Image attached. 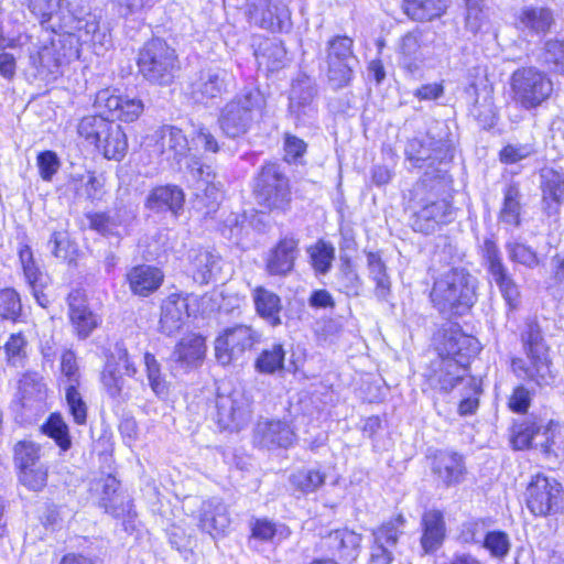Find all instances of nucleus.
<instances>
[{
  "instance_id": "1",
  "label": "nucleus",
  "mask_w": 564,
  "mask_h": 564,
  "mask_svg": "<svg viewBox=\"0 0 564 564\" xmlns=\"http://www.w3.org/2000/svg\"><path fill=\"white\" fill-rule=\"evenodd\" d=\"M445 182L438 175L425 173L411 191L413 215L411 227L414 231L430 235L452 219L453 207L443 196Z\"/></svg>"
},
{
  "instance_id": "2",
  "label": "nucleus",
  "mask_w": 564,
  "mask_h": 564,
  "mask_svg": "<svg viewBox=\"0 0 564 564\" xmlns=\"http://www.w3.org/2000/svg\"><path fill=\"white\" fill-rule=\"evenodd\" d=\"M433 306L444 316H463L477 302V278L465 268H451L433 283Z\"/></svg>"
},
{
  "instance_id": "3",
  "label": "nucleus",
  "mask_w": 564,
  "mask_h": 564,
  "mask_svg": "<svg viewBox=\"0 0 564 564\" xmlns=\"http://www.w3.org/2000/svg\"><path fill=\"white\" fill-rule=\"evenodd\" d=\"M139 74L149 83L167 86L180 69V61L173 47L164 40L154 37L140 48L137 59Z\"/></svg>"
},
{
  "instance_id": "4",
  "label": "nucleus",
  "mask_w": 564,
  "mask_h": 564,
  "mask_svg": "<svg viewBox=\"0 0 564 564\" xmlns=\"http://www.w3.org/2000/svg\"><path fill=\"white\" fill-rule=\"evenodd\" d=\"M264 107L265 98L259 89H243L221 109L218 122L223 133L231 139L246 134Z\"/></svg>"
},
{
  "instance_id": "5",
  "label": "nucleus",
  "mask_w": 564,
  "mask_h": 564,
  "mask_svg": "<svg viewBox=\"0 0 564 564\" xmlns=\"http://www.w3.org/2000/svg\"><path fill=\"white\" fill-rule=\"evenodd\" d=\"M77 132L108 160H120L128 150L127 135L121 126L102 116L84 117L78 123Z\"/></svg>"
},
{
  "instance_id": "6",
  "label": "nucleus",
  "mask_w": 564,
  "mask_h": 564,
  "mask_svg": "<svg viewBox=\"0 0 564 564\" xmlns=\"http://www.w3.org/2000/svg\"><path fill=\"white\" fill-rule=\"evenodd\" d=\"M513 100L527 110L535 109L553 93L549 75L535 66L520 67L510 77Z\"/></svg>"
},
{
  "instance_id": "7",
  "label": "nucleus",
  "mask_w": 564,
  "mask_h": 564,
  "mask_svg": "<svg viewBox=\"0 0 564 564\" xmlns=\"http://www.w3.org/2000/svg\"><path fill=\"white\" fill-rule=\"evenodd\" d=\"M524 496L527 508L535 517L553 516L564 508L562 484L542 473L531 477Z\"/></svg>"
},
{
  "instance_id": "8",
  "label": "nucleus",
  "mask_w": 564,
  "mask_h": 564,
  "mask_svg": "<svg viewBox=\"0 0 564 564\" xmlns=\"http://www.w3.org/2000/svg\"><path fill=\"white\" fill-rule=\"evenodd\" d=\"M262 334L250 325L237 324L225 328L215 339V357L221 366L240 360L246 351L261 341Z\"/></svg>"
},
{
  "instance_id": "9",
  "label": "nucleus",
  "mask_w": 564,
  "mask_h": 564,
  "mask_svg": "<svg viewBox=\"0 0 564 564\" xmlns=\"http://www.w3.org/2000/svg\"><path fill=\"white\" fill-rule=\"evenodd\" d=\"M254 194L259 205L273 210L284 209L291 200L289 178L275 163L262 166L254 182Z\"/></svg>"
},
{
  "instance_id": "10",
  "label": "nucleus",
  "mask_w": 564,
  "mask_h": 564,
  "mask_svg": "<svg viewBox=\"0 0 564 564\" xmlns=\"http://www.w3.org/2000/svg\"><path fill=\"white\" fill-rule=\"evenodd\" d=\"M251 402L240 390L228 393L218 391L216 397V422L224 431L239 432L251 419Z\"/></svg>"
},
{
  "instance_id": "11",
  "label": "nucleus",
  "mask_w": 564,
  "mask_h": 564,
  "mask_svg": "<svg viewBox=\"0 0 564 564\" xmlns=\"http://www.w3.org/2000/svg\"><path fill=\"white\" fill-rule=\"evenodd\" d=\"M406 159L414 162L417 167H423V163L429 162V166L435 162H445L453 158V143L448 139V133L437 135L430 130L425 139L413 138L408 141L405 147Z\"/></svg>"
},
{
  "instance_id": "12",
  "label": "nucleus",
  "mask_w": 564,
  "mask_h": 564,
  "mask_svg": "<svg viewBox=\"0 0 564 564\" xmlns=\"http://www.w3.org/2000/svg\"><path fill=\"white\" fill-rule=\"evenodd\" d=\"M235 78L230 72L218 66L199 69L189 83V94L196 102L206 104L221 98L234 87Z\"/></svg>"
},
{
  "instance_id": "13",
  "label": "nucleus",
  "mask_w": 564,
  "mask_h": 564,
  "mask_svg": "<svg viewBox=\"0 0 564 564\" xmlns=\"http://www.w3.org/2000/svg\"><path fill=\"white\" fill-rule=\"evenodd\" d=\"M557 434L552 425L544 426L535 421L516 425L511 443L516 449H535L541 455H563L556 445Z\"/></svg>"
},
{
  "instance_id": "14",
  "label": "nucleus",
  "mask_w": 564,
  "mask_h": 564,
  "mask_svg": "<svg viewBox=\"0 0 564 564\" xmlns=\"http://www.w3.org/2000/svg\"><path fill=\"white\" fill-rule=\"evenodd\" d=\"M289 0H248L247 15L250 22L272 31L288 32L291 26Z\"/></svg>"
},
{
  "instance_id": "15",
  "label": "nucleus",
  "mask_w": 564,
  "mask_h": 564,
  "mask_svg": "<svg viewBox=\"0 0 564 564\" xmlns=\"http://www.w3.org/2000/svg\"><path fill=\"white\" fill-rule=\"evenodd\" d=\"M482 258L487 271L498 285L507 305L511 310L518 308L520 304L519 288L503 264L499 248L490 239L484 241Z\"/></svg>"
},
{
  "instance_id": "16",
  "label": "nucleus",
  "mask_w": 564,
  "mask_h": 564,
  "mask_svg": "<svg viewBox=\"0 0 564 564\" xmlns=\"http://www.w3.org/2000/svg\"><path fill=\"white\" fill-rule=\"evenodd\" d=\"M431 388L448 393L458 384L474 386V379L467 376L466 359L438 358L432 362L429 375Z\"/></svg>"
},
{
  "instance_id": "17",
  "label": "nucleus",
  "mask_w": 564,
  "mask_h": 564,
  "mask_svg": "<svg viewBox=\"0 0 564 564\" xmlns=\"http://www.w3.org/2000/svg\"><path fill=\"white\" fill-rule=\"evenodd\" d=\"M316 97L317 86L314 79L305 74L299 75L290 90V113L303 124L311 123L317 113Z\"/></svg>"
},
{
  "instance_id": "18",
  "label": "nucleus",
  "mask_w": 564,
  "mask_h": 564,
  "mask_svg": "<svg viewBox=\"0 0 564 564\" xmlns=\"http://www.w3.org/2000/svg\"><path fill=\"white\" fill-rule=\"evenodd\" d=\"M438 358L466 359L477 354L478 343L471 336L462 332L457 325H451L448 328L440 330L435 338Z\"/></svg>"
},
{
  "instance_id": "19",
  "label": "nucleus",
  "mask_w": 564,
  "mask_h": 564,
  "mask_svg": "<svg viewBox=\"0 0 564 564\" xmlns=\"http://www.w3.org/2000/svg\"><path fill=\"white\" fill-rule=\"evenodd\" d=\"M66 301L68 319L74 334L79 339L88 338L99 326V316L91 311L85 293L80 290H73Z\"/></svg>"
},
{
  "instance_id": "20",
  "label": "nucleus",
  "mask_w": 564,
  "mask_h": 564,
  "mask_svg": "<svg viewBox=\"0 0 564 564\" xmlns=\"http://www.w3.org/2000/svg\"><path fill=\"white\" fill-rule=\"evenodd\" d=\"M152 140H154L155 151L159 152L164 160L178 165L181 170L180 164L183 159L187 158L191 150L187 137L183 131L177 127L164 124L154 131Z\"/></svg>"
},
{
  "instance_id": "21",
  "label": "nucleus",
  "mask_w": 564,
  "mask_h": 564,
  "mask_svg": "<svg viewBox=\"0 0 564 564\" xmlns=\"http://www.w3.org/2000/svg\"><path fill=\"white\" fill-rule=\"evenodd\" d=\"M523 350L530 362L536 367V372L541 377L550 373L551 359L550 348L546 345L540 325L534 322H528L521 334Z\"/></svg>"
},
{
  "instance_id": "22",
  "label": "nucleus",
  "mask_w": 564,
  "mask_h": 564,
  "mask_svg": "<svg viewBox=\"0 0 564 564\" xmlns=\"http://www.w3.org/2000/svg\"><path fill=\"white\" fill-rule=\"evenodd\" d=\"M102 481L99 506L105 512L117 519L133 517L132 500L126 491L120 489V482L116 477L108 475Z\"/></svg>"
},
{
  "instance_id": "23",
  "label": "nucleus",
  "mask_w": 564,
  "mask_h": 564,
  "mask_svg": "<svg viewBox=\"0 0 564 564\" xmlns=\"http://www.w3.org/2000/svg\"><path fill=\"white\" fill-rule=\"evenodd\" d=\"M96 102L108 111L111 120L132 122L144 110L143 101L138 97L111 95L108 90L97 94Z\"/></svg>"
},
{
  "instance_id": "24",
  "label": "nucleus",
  "mask_w": 564,
  "mask_h": 564,
  "mask_svg": "<svg viewBox=\"0 0 564 564\" xmlns=\"http://www.w3.org/2000/svg\"><path fill=\"white\" fill-rule=\"evenodd\" d=\"M294 436V432L285 422L260 421L253 431V444L268 449L286 448L292 445Z\"/></svg>"
},
{
  "instance_id": "25",
  "label": "nucleus",
  "mask_w": 564,
  "mask_h": 564,
  "mask_svg": "<svg viewBox=\"0 0 564 564\" xmlns=\"http://www.w3.org/2000/svg\"><path fill=\"white\" fill-rule=\"evenodd\" d=\"M185 194L177 185H162L154 187L147 197L145 207L154 213L171 212L178 216L183 212Z\"/></svg>"
},
{
  "instance_id": "26",
  "label": "nucleus",
  "mask_w": 564,
  "mask_h": 564,
  "mask_svg": "<svg viewBox=\"0 0 564 564\" xmlns=\"http://www.w3.org/2000/svg\"><path fill=\"white\" fill-rule=\"evenodd\" d=\"M555 24L552 9L542 6H525L517 17V26L531 35H544Z\"/></svg>"
},
{
  "instance_id": "27",
  "label": "nucleus",
  "mask_w": 564,
  "mask_h": 564,
  "mask_svg": "<svg viewBox=\"0 0 564 564\" xmlns=\"http://www.w3.org/2000/svg\"><path fill=\"white\" fill-rule=\"evenodd\" d=\"M323 543L334 555L352 562L359 554L361 535L348 529H338L324 536Z\"/></svg>"
},
{
  "instance_id": "28",
  "label": "nucleus",
  "mask_w": 564,
  "mask_h": 564,
  "mask_svg": "<svg viewBox=\"0 0 564 564\" xmlns=\"http://www.w3.org/2000/svg\"><path fill=\"white\" fill-rule=\"evenodd\" d=\"M163 278L160 269L147 264L135 265L127 273L129 288L138 296H149L155 292L162 284Z\"/></svg>"
},
{
  "instance_id": "29",
  "label": "nucleus",
  "mask_w": 564,
  "mask_h": 564,
  "mask_svg": "<svg viewBox=\"0 0 564 564\" xmlns=\"http://www.w3.org/2000/svg\"><path fill=\"white\" fill-rule=\"evenodd\" d=\"M186 299L178 294H171L161 306L160 330L169 336L180 330L184 319L188 316Z\"/></svg>"
},
{
  "instance_id": "30",
  "label": "nucleus",
  "mask_w": 564,
  "mask_h": 564,
  "mask_svg": "<svg viewBox=\"0 0 564 564\" xmlns=\"http://www.w3.org/2000/svg\"><path fill=\"white\" fill-rule=\"evenodd\" d=\"M200 512L199 525L210 535L224 533L230 524L228 509L218 498L204 501Z\"/></svg>"
},
{
  "instance_id": "31",
  "label": "nucleus",
  "mask_w": 564,
  "mask_h": 564,
  "mask_svg": "<svg viewBox=\"0 0 564 564\" xmlns=\"http://www.w3.org/2000/svg\"><path fill=\"white\" fill-rule=\"evenodd\" d=\"M421 545L424 553L436 551L443 543L445 538V521L442 511L427 510L423 513L422 520Z\"/></svg>"
},
{
  "instance_id": "32",
  "label": "nucleus",
  "mask_w": 564,
  "mask_h": 564,
  "mask_svg": "<svg viewBox=\"0 0 564 564\" xmlns=\"http://www.w3.org/2000/svg\"><path fill=\"white\" fill-rule=\"evenodd\" d=\"M297 253V240L283 238L271 250L267 259V270L272 275H284L292 271Z\"/></svg>"
},
{
  "instance_id": "33",
  "label": "nucleus",
  "mask_w": 564,
  "mask_h": 564,
  "mask_svg": "<svg viewBox=\"0 0 564 564\" xmlns=\"http://www.w3.org/2000/svg\"><path fill=\"white\" fill-rule=\"evenodd\" d=\"M124 370L113 361H107L101 372V383L108 395L118 402H128L137 399L131 387L126 384Z\"/></svg>"
},
{
  "instance_id": "34",
  "label": "nucleus",
  "mask_w": 564,
  "mask_h": 564,
  "mask_svg": "<svg viewBox=\"0 0 564 564\" xmlns=\"http://www.w3.org/2000/svg\"><path fill=\"white\" fill-rule=\"evenodd\" d=\"M220 258L209 250L193 249L189 252L191 272L195 282L200 285L208 284L216 279Z\"/></svg>"
},
{
  "instance_id": "35",
  "label": "nucleus",
  "mask_w": 564,
  "mask_h": 564,
  "mask_svg": "<svg viewBox=\"0 0 564 564\" xmlns=\"http://www.w3.org/2000/svg\"><path fill=\"white\" fill-rule=\"evenodd\" d=\"M252 299L258 315L272 327L282 324L280 313L282 311L281 299L274 292L257 286L252 292Z\"/></svg>"
},
{
  "instance_id": "36",
  "label": "nucleus",
  "mask_w": 564,
  "mask_h": 564,
  "mask_svg": "<svg viewBox=\"0 0 564 564\" xmlns=\"http://www.w3.org/2000/svg\"><path fill=\"white\" fill-rule=\"evenodd\" d=\"M403 12L414 21H431L447 9V0H403Z\"/></svg>"
},
{
  "instance_id": "37",
  "label": "nucleus",
  "mask_w": 564,
  "mask_h": 564,
  "mask_svg": "<svg viewBox=\"0 0 564 564\" xmlns=\"http://www.w3.org/2000/svg\"><path fill=\"white\" fill-rule=\"evenodd\" d=\"M367 265L369 278L376 283L375 295L379 301L387 302L391 294V281L387 273V267L380 256L368 252Z\"/></svg>"
},
{
  "instance_id": "38",
  "label": "nucleus",
  "mask_w": 564,
  "mask_h": 564,
  "mask_svg": "<svg viewBox=\"0 0 564 564\" xmlns=\"http://www.w3.org/2000/svg\"><path fill=\"white\" fill-rule=\"evenodd\" d=\"M205 340L203 337L192 335L183 338L173 351L174 360L182 366H194L204 358Z\"/></svg>"
},
{
  "instance_id": "39",
  "label": "nucleus",
  "mask_w": 564,
  "mask_h": 564,
  "mask_svg": "<svg viewBox=\"0 0 564 564\" xmlns=\"http://www.w3.org/2000/svg\"><path fill=\"white\" fill-rule=\"evenodd\" d=\"M259 66L274 72L284 66L286 51L278 40H265L254 53Z\"/></svg>"
},
{
  "instance_id": "40",
  "label": "nucleus",
  "mask_w": 564,
  "mask_h": 564,
  "mask_svg": "<svg viewBox=\"0 0 564 564\" xmlns=\"http://www.w3.org/2000/svg\"><path fill=\"white\" fill-rule=\"evenodd\" d=\"M400 63L409 73H415L422 62L420 35L415 32L406 33L401 41Z\"/></svg>"
},
{
  "instance_id": "41",
  "label": "nucleus",
  "mask_w": 564,
  "mask_h": 564,
  "mask_svg": "<svg viewBox=\"0 0 564 564\" xmlns=\"http://www.w3.org/2000/svg\"><path fill=\"white\" fill-rule=\"evenodd\" d=\"M521 193L516 183L509 184L503 192V204L499 214V219L508 225L518 227L520 226L521 215Z\"/></svg>"
},
{
  "instance_id": "42",
  "label": "nucleus",
  "mask_w": 564,
  "mask_h": 564,
  "mask_svg": "<svg viewBox=\"0 0 564 564\" xmlns=\"http://www.w3.org/2000/svg\"><path fill=\"white\" fill-rule=\"evenodd\" d=\"M539 59L550 73L564 75V40L549 39L545 41Z\"/></svg>"
},
{
  "instance_id": "43",
  "label": "nucleus",
  "mask_w": 564,
  "mask_h": 564,
  "mask_svg": "<svg viewBox=\"0 0 564 564\" xmlns=\"http://www.w3.org/2000/svg\"><path fill=\"white\" fill-rule=\"evenodd\" d=\"M285 350L281 344H273L271 348L263 349L254 361L258 372L273 375L284 369Z\"/></svg>"
},
{
  "instance_id": "44",
  "label": "nucleus",
  "mask_w": 564,
  "mask_h": 564,
  "mask_svg": "<svg viewBox=\"0 0 564 564\" xmlns=\"http://www.w3.org/2000/svg\"><path fill=\"white\" fill-rule=\"evenodd\" d=\"M326 63L328 83L334 89H339L350 84L352 79L354 68L358 64V59H326Z\"/></svg>"
},
{
  "instance_id": "45",
  "label": "nucleus",
  "mask_w": 564,
  "mask_h": 564,
  "mask_svg": "<svg viewBox=\"0 0 564 564\" xmlns=\"http://www.w3.org/2000/svg\"><path fill=\"white\" fill-rule=\"evenodd\" d=\"M19 479L29 489L41 490L46 484L47 468L42 460H22Z\"/></svg>"
},
{
  "instance_id": "46",
  "label": "nucleus",
  "mask_w": 564,
  "mask_h": 564,
  "mask_svg": "<svg viewBox=\"0 0 564 564\" xmlns=\"http://www.w3.org/2000/svg\"><path fill=\"white\" fill-rule=\"evenodd\" d=\"M19 398L22 406H28L35 401H43L45 398V384L36 372H28L19 380Z\"/></svg>"
},
{
  "instance_id": "47",
  "label": "nucleus",
  "mask_w": 564,
  "mask_h": 564,
  "mask_svg": "<svg viewBox=\"0 0 564 564\" xmlns=\"http://www.w3.org/2000/svg\"><path fill=\"white\" fill-rule=\"evenodd\" d=\"M42 431L53 438L62 451H67L72 446L68 425L59 413H52L42 425Z\"/></svg>"
},
{
  "instance_id": "48",
  "label": "nucleus",
  "mask_w": 564,
  "mask_h": 564,
  "mask_svg": "<svg viewBox=\"0 0 564 564\" xmlns=\"http://www.w3.org/2000/svg\"><path fill=\"white\" fill-rule=\"evenodd\" d=\"M144 365L151 390L156 397L165 398L169 394V384L161 372V365L156 360L155 356L150 352H145Z\"/></svg>"
},
{
  "instance_id": "49",
  "label": "nucleus",
  "mask_w": 564,
  "mask_h": 564,
  "mask_svg": "<svg viewBox=\"0 0 564 564\" xmlns=\"http://www.w3.org/2000/svg\"><path fill=\"white\" fill-rule=\"evenodd\" d=\"M405 519L402 514L397 516L394 519L382 523L373 531V539L376 543L388 545L395 550L400 535L403 533Z\"/></svg>"
},
{
  "instance_id": "50",
  "label": "nucleus",
  "mask_w": 564,
  "mask_h": 564,
  "mask_svg": "<svg viewBox=\"0 0 564 564\" xmlns=\"http://www.w3.org/2000/svg\"><path fill=\"white\" fill-rule=\"evenodd\" d=\"M433 474L446 486L458 482L465 471L462 460H433Z\"/></svg>"
},
{
  "instance_id": "51",
  "label": "nucleus",
  "mask_w": 564,
  "mask_h": 564,
  "mask_svg": "<svg viewBox=\"0 0 564 564\" xmlns=\"http://www.w3.org/2000/svg\"><path fill=\"white\" fill-rule=\"evenodd\" d=\"M310 253L313 268L319 273H326L332 267L335 258V249L330 243L319 240L314 246L310 247Z\"/></svg>"
},
{
  "instance_id": "52",
  "label": "nucleus",
  "mask_w": 564,
  "mask_h": 564,
  "mask_svg": "<svg viewBox=\"0 0 564 564\" xmlns=\"http://www.w3.org/2000/svg\"><path fill=\"white\" fill-rule=\"evenodd\" d=\"M338 290L348 296H358L362 289V280L349 261L341 265L337 276Z\"/></svg>"
},
{
  "instance_id": "53",
  "label": "nucleus",
  "mask_w": 564,
  "mask_h": 564,
  "mask_svg": "<svg viewBox=\"0 0 564 564\" xmlns=\"http://www.w3.org/2000/svg\"><path fill=\"white\" fill-rule=\"evenodd\" d=\"M28 340L22 330L12 333L4 344L7 360L10 365L22 366L26 358Z\"/></svg>"
},
{
  "instance_id": "54",
  "label": "nucleus",
  "mask_w": 564,
  "mask_h": 564,
  "mask_svg": "<svg viewBox=\"0 0 564 564\" xmlns=\"http://www.w3.org/2000/svg\"><path fill=\"white\" fill-rule=\"evenodd\" d=\"M22 305L19 294L13 289L0 290V317L12 322L21 315Z\"/></svg>"
},
{
  "instance_id": "55",
  "label": "nucleus",
  "mask_w": 564,
  "mask_h": 564,
  "mask_svg": "<svg viewBox=\"0 0 564 564\" xmlns=\"http://www.w3.org/2000/svg\"><path fill=\"white\" fill-rule=\"evenodd\" d=\"M542 197H564V176L553 169L541 172Z\"/></svg>"
},
{
  "instance_id": "56",
  "label": "nucleus",
  "mask_w": 564,
  "mask_h": 564,
  "mask_svg": "<svg viewBox=\"0 0 564 564\" xmlns=\"http://www.w3.org/2000/svg\"><path fill=\"white\" fill-rule=\"evenodd\" d=\"M482 546L496 558H503L508 555L511 543L508 534L502 531H490L485 534Z\"/></svg>"
},
{
  "instance_id": "57",
  "label": "nucleus",
  "mask_w": 564,
  "mask_h": 564,
  "mask_svg": "<svg viewBox=\"0 0 564 564\" xmlns=\"http://www.w3.org/2000/svg\"><path fill=\"white\" fill-rule=\"evenodd\" d=\"M506 249L511 261L530 269L539 265L538 254L531 247L521 242H508Z\"/></svg>"
},
{
  "instance_id": "58",
  "label": "nucleus",
  "mask_w": 564,
  "mask_h": 564,
  "mask_svg": "<svg viewBox=\"0 0 564 564\" xmlns=\"http://www.w3.org/2000/svg\"><path fill=\"white\" fill-rule=\"evenodd\" d=\"M324 475L317 470H299L292 474V485L304 494L313 492L324 484Z\"/></svg>"
},
{
  "instance_id": "59",
  "label": "nucleus",
  "mask_w": 564,
  "mask_h": 564,
  "mask_svg": "<svg viewBox=\"0 0 564 564\" xmlns=\"http://www.w3.org/2000/svg\"><path fill=\"white\" fill-rule=\"evenodd\" d=\"M357 58L352 52V40L346 35H337L328 41L326 59L352 61Z\"/></svg>"
},
{
  "instance_id": "60",
  "label": "nucleus",
  "mask_w": 564,
  "mask_h": 564,
  "mask_svg": "<svg viewBox=\"0 0 564 564\" xmlns=\"http://www.w3.org/2000/svg\"><path fill=\"white\" fill-rule=\"evenodd\" d=\"M66 401L74 422L84 425L87 421V404L75 384L66 388Z\"/></svg>"
},
{
  "instance_id": "61",
  "label": "nucleus",
  "mask_w": 564,
  "mask_h": 564,
  "mask_svg": "<svg viewBox=\"0 0 564 564\" xmlns=\"http://www.w3.org/2000/svg\"><path fill=\"white\" fill-rule=\"evenodd\" d=\"M89 227L102 236L117 235V228L121 225L118 217L106 213H95L88 216Z\"/></svg>"
},
{
  "instance_id": "62",
  "label": "nucleus",
  "mask_w": 564,
  "mask_h": 564,
  "mask_svg": "<svg viewBox=\"0 0 564 564\" xmlns=\"http://www.w3.org/2000/svg\"><path fill=\"white\" fill-rule=\"evenodd\" d=\"M63 0H29V9L41 24L48 22L58 13Z\"/></svg>"
},
{
  "instance_id": "63",
  "label": "nucleus",
  "mask_w": 564,
  "mask_h": 564,
  "mask_svg": "<svg viewBox=\"0 0 564 564\" xmlns=\"http://www.w3.org/2000/svg\"><path fill=\"white\" fill-rule=\"evenodd\" d=\"M535 152L532 143L507 144L500 151V160L506 164H513L529 158Z\"/></svg>"
},
{
  "instance_id": "64",
  "label": "nucleus",
  "mask_w": 564,
  "mask_h": 564,
  "mask_svg": "<svg viewBox=\"0 0 564 564\" xmlns=\"http://www.w3.org/2000/svg\"><path fill=\"white\" fill-rule=\"evenodd\" d=\"M37 166L42 180L50 182L61 167V161L53 151H44L37 155Z\"/></svg>"
}]
</instances>
